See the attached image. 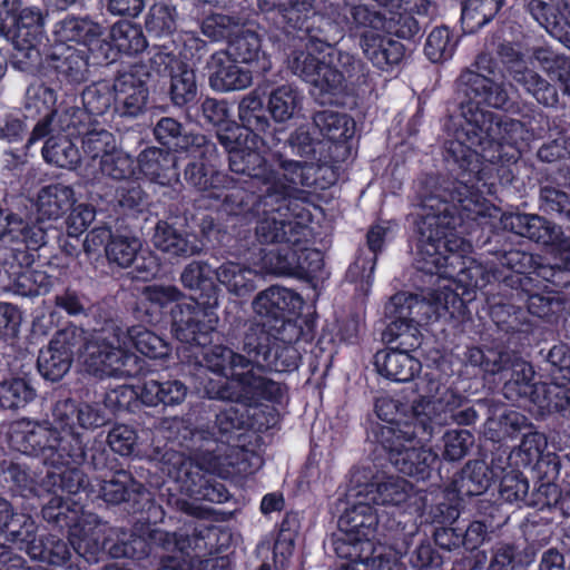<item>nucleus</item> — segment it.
Wrapping results in <instances>:
<instances>
[{
	"instance_id": "nucleus-50",
	"label": "nucleus",
	"mask_w": 570,
	"mask_h": 570,
	"mask_svg": "<svg viewBox=\"0 0 570 570\" xmlns=\"http://www.w3.org/2000/svg\"><path fill=\"white\" fill-rule=\"evenodd\" d=\"M268 111L277 122L292 119L302 107V96L292 85H282L269 92Z\"/></svg>"
},
{
	"instance_id": "nucleus-24",
	"label": "nucleus",
	"mask_w": 570,
	"mask_h": 570,
	"mask_svg": "<svg viewBox=\"0 0 570 570\" xmlns=\"http://www.w3.org/2000/svg\"><path fill=\"white\" fill-rule=\"evenodd\" d=\"M525 9L550 36L570 49V0H528Z\"/></svg>"
},
{
	"instance_id": "nucleus-35",
	"label": "nucleus",
	"mask_w": 570,
	"mask_h": 570,
	"mask_svg": "<svg viewBox=\"0 0 570 570\" xmlns=\"http://www.w3.org/2000/svg\"><path fill=\"white\" fill-rule=\"evenodd\" d=\"M76 203L75 191L63 184H51L42 187L37 196V223L45 225V220H58L68 213Z\"/></svg>"
},
{
	"instance_id": "nucleus-45",
	"label": "nucleus",
	"mask_w": 570,
	"mask_h": 570,
	"mask_svg": "<svg viewBox=\"0 0 570 570\" xmlns=\"http://www.w3.org/2000/svg\"><path fill=\"white\" fill-rule=\"evenodd\" d=\"M530 284L528 283L524 287L517 285L513 288L517 292L515 295L525 301L530 314L540 318H548L564 309L566 298L562 294L552 291L544 294L531 293Z\"/></svg>"
},
{
	"instance_id": "nucleus-51",
	"label": "nucleus",
	"mask_w": 570,
	"mask_h": 570,
	"mask_svg": "<svg viewBox=\"0 0 570 570\" xmlns=\"http://www.w3.org/2000/svg\"><path fill=\"white\" fill-rule=\"evenodd\" d=\"M43 159L60 168L75 169L80 164L78 147L66 136H50L41 149Z\"/></svg>"
},
{
	"instance_id": "nucleus-63",
	"label": "nucleus",
	"mask_w": 570,
	"mask_h": 570,
	"mask_svg": "<svg viewBox=\"0 0 570 570\" xmlns=\"http://www.w3.org/2000/svg\"><path fill=\"white\" fill-rule=\"evenodd\" d=\"M178 12L176 7L165 2L154 3L145 18L146 31L154 37H167L177 29Z\"/></svg>"
},
{
	"instance_id": "nucleus-52",
	"label": "nucleus",
	"mask_w": 570,
	"mask_h": 570,
	"mask_svg": "<svg viewBox=\"0 0 570 570\" xmlns=\"http://www.w3.org/2000/svg\"><path fill=\"white\" fill-rule=\"evenodd\" d=\"M81 148L85 156L89 157L92 161L105 157L117 148V140L112 132L99 120L94 124L80 135Z\"/></svg>"
},
{
	"instance_id": "nucleus-38",
	"label": "nucleus",
	"mask_w": 570,
	"mask_h": 570,
	"mask_svg": "<svg viewBox=\"0 0 570 570\" xmlns=\"http://www.w3.org/2000/svg\"><path fill=\"white\" fill-rule=\"evenodd\" d=\"M134 175V159L118 147L99 160V170L86 168V177L92 186H98L104 177L126 181Z\"/></svg>"
},
{
	"instance_id": "nucleus-56",
	"label": "nucleus",
	"mask_w": 570,
	"mask_h": 570,
	"mask_svg": "<svg viewBox=\"0 0 570 570\" xmlns=\"http://www.w3.org/2000/svg\"><path fill=\"white\" fill-rule=\"evenodd\" d=\"M503 3L504 0H466L461 14L463 30L475 32L497 16Z\"/></svg>"
},
{
	"instance_id": "nucleus-16",
	"label": "nucleus",
	"mask_w": 570,
	"mask_h": 570,
	"mask_svg": "<svg viewBox=\"0 0 570 570\" xmlns=\"http://www.w3.org/2000/svg\"><path fill=\"white\" fill-rule=\"evenodd\" d=\"M497 53L517 86L522 87L539 104L546 107L557 106L559 102L557 88L529 68L524 56L513 45L500 43Z\"/></svg>"
},
{
	"instance_id": "nucleus-12",
	"label": "nucleus",
	"mask_w": 570,
	"mask_h": 570,
	"mask_svg": "<svg viewBox=\"0 0 570 570\" xmlns=\"http://www.w3.org/2000/svg\"><path fill=\"white\" fill-rule=\"evenodd\" d=\"M301 303L302 299L297 293L273 285L254 297L252 308L256 320L281 334V342L295 343L303 334V330L289 315L299 307Z\"/></svg>"
},
{
	"instance_id": "nucleus-57",
	"label": "nucleus",
	"mask_w": 570,
	"mask_h": 570,
	"mask_svg": "<svg viewBox=\"0 0 570 570\" xmlns=\"http://www.w3.org/2000/svg\"><path fill=\"white\" fill-rule=\"evenodd\" d=\"M72 101L71 99L61 101L51 112L58 131H70V135L80 136L97 118H90V114L85 108L71 105Z\"/></svg>"
},
{
	"instance_id": "nucleus-19",
	"label": "nucleus",
	"mask_w": 570,
	"mask_h": 570,
	"mask_svg": "<svg viewBox=\"0 0 570 570\" xmlns=\"http://www.w3.org/2000/svg\"><path fill=\"white\" fill-rule=\"evenodd\" d=\"M313 170V163L285 159L282 155H277L275 178L264 190L262 203L265 206L273 203L289 204L288 199L298 191L299 187H312L315 184Z\"/></svg>"
},
{
	"instance_id": "nucleus-40",
	"label": "nucleus",
	"mask_w": 570,
	"mask_h": 570,
	"mask_svg": "<svg viewBox=\"0 0 570 570\" xmlns=\"http://www.w3.org/2000/svg\"><path fill=\"white\" fill-rule=\"evenodd\" d=\"M188 394V387L179 380L159 382L148 380L140 391L141 402L148 406H175L181 404Z\"/></svg>"
},
{
	"instance_id": "nucleus-4",
	"label": "nucleus",
	"mask_w": 570,
	"mask_h": 570,
	"mask_svg": "<svg viewBox=\"0 0 570 570\" xmlns=\"http://www.w3.org/2000/svg\"><path fill=\"white\" fill-rule=\"evenodd\" d=\"M245 423V413L229 406L216 415L214 425L208 429L193 430L178 416L164 419L160 428L170 432L169 439L177 440L191 454L205 459V466L208 470L218 471L220 460H230L229 452L238 451L237 448L230 446V442Z\"/></svg>"
},
{
	"instance_id": "nucleus-31",
	"label": "nucleus",
	"mask_w": 570,
	"mask_h": 570,
	"mask_svg": "<svg viewBox=\"0 0 570 570\" xmlns=\"http://www.w3.org/2000/svg\"><path fill=\"white\" fill-rule=\"evenodd\" d=\"M503 223L512 233L542 245H553L561 236V228L557 224L537 214H510Z\"/></svg>"
},
{
	"instance_id": "nucleus-6",
	"label": "nucleus",
	"mask_w": 570,
	"mask_h": 570,
	"mask_svg": "<svg viewBox=\"0 0 570 570\" xmlns=\"http://www.w3.org/2000/svg\"><path fill=\"white\" fill-rule=\"evenodd\" d=\"M463 363L484 374H502L505 382L503 396L511 402L521 400L537 404L540 396L539 383L533 382L534 371L530 363L514 353L492 347H468Z\"/></svg>"
},
{
	"instance_id": "nucleus-22",
	"label": "nucleus",
	"mask_w": 570,
	"mask_h": 570,
	"mask_svg": "<svg viewBox=\"0 0 570 570\" xmlns=\"http://www.w3.org/2000/svg\"><path fill=\"white\" fill-rule=\"evenodd\" d=\"M287 67L292 73L313 86V95L321 104L327 102V89H335L341 83L340 76L330 70L326 62L304 50L292 51Z\"/></svg>"
},
{
	"instance_id": "nucleus-2",
	"label": "nucleus",
	"mask_w": 570,
	"mask_h": 570,
	"mask_svg": "<svg viewBox=\"0 0 570 570\" xmlns=\"http://www.w3.org/2000/svg\"><path fill=\"white\" fill-rule=\"evenodd\" d=\"M446 183L445 178L436 175H426L419 181V244L414 263L416 269L452 279L462 287V295L494 282L509 288L517 285L524 287L529 283L527 277L504 275V271L498 268L493 262L482 263L464 256L470 244L455 233L461 222L459 210L475 212L480 189L476 186L475 200L471 206L464 207L454 193L444 190Z\"/></svg>"
},
{
	"instance_id": "nucleus-64",
	"label": "nucleus",
	"mask_w": 570,
	"mask_h": 570,
	"mask_svg": "<svg viewBox=\"0 0 570 570\" xmlns=\"http://www.w3.org/2000/svg\"><path fill=\"white\" fill-rule=\"evenodd\" d=\"M540 396L535 405L570 419V387L563 383H539Z\"/></svg>"
},
{
	"instance_id": "nucleus-8",
	"label": "nucleus",
	"mask_w": 570,
	"mask_h": 570,
	"mask_svg": "<svg viewBox=\"0 0 570 570\" xmlns=\"http://www.w3.org/2000/svg\"><path fill=\"white\" fill-rule=\"evenodd\" d=\"M10 442L19 452L40 458L52 468L86 461L77 435L58 433L47 423L18 422L10 432Z\"/></svg>"
},
{
	"instance_id": "nucleus-10",
	"label": "nucleus",
	"mask_w": 570,
	"mask_h": 570,
	"mask_svg": "<svg viewBox=\"0 0 570 570\" xmlns=\"http://www.w3.org/2000/svg\"><path fill=\"white\" fill-rule=\"evenodd\" d=\"M464 397L456 391H445L440 400L426 401L416 407V414L425 422L421 435L423 439L434 438L450 422L459 425H471L478 417L487 415L485 425L493 431L495 421L492 413V402L481 400L475 406L461 409Z\"/></svg>"
},
{
	"instance_id": "nucleus-11",
	"label": "nucleus",
	"mask_w": 570,
	"mask_h": 570,
	"mask_svg": "<svg viewBox=\"0 0 570 570\" xmlns=\"http://www.w3.org/2000/svg\"><path fill=\"white\" fill-rule=\"evenodd\" d=\"M35 256L26 248L0 246V295L12 292L23 297L47 294L53 279L45 271L31 269Z\"/></svg>"
},
{
	"instance_id": "nucleus-62",
	"label": "nucleus",
	"mask_w": 570,
	"mask_h": 570,
	"mask_svg": "<svg viewBox=\"0 0 570 570\" xmlns=\"http://www.w3.org/2000/svg\"><path fill=\"white\" fill-rule=\"evenodd\" d=\"M141 243L138 237L129 233H116L111 242L105 247L108 262L120 268L131 266L137 257Z\"/></svg>"
},
{
	"instance_id": "nucleus-39",
	"label": "nucleus",
	"mask_w": 570,
	"mask_h": 570,
	"mask_svg": "<svg viewBox=\"0 0 570 570\" xmlns=\"http://www.w3.org/2000/svg\"><path fill=\"white\" fill-rule=\"evenodd\" d=\"M493 479V473L482 460L469 461L454 480V490L458 497L470 498L483 494Z\"/></svg>"
},
{
	"instance_id": "nucleus-58",
	"label": "nucleus",
	"mask_w": 570,
	"mask_h": 570,
	"mask_svg": "<svg viewBox=\"0 0 570 570\" xmlns=\"http://www.w3.org/2000/svg\"><path fill=\"white\" fill-rule=\"evenodd\" d=\"M41 514L48 523L59 529H70L85 513L79 502L69 503L63 498L53 495L42 507Z\"/></svg>"
},
{
	"instance_id": "nucleus-61",
	"label": "nucleus",
	"mask_w": 570,
	"mask_h": 570,
	"mask_svg": "<svg viewBox=\"0 0 570 570\" xmlns=\"http://www.w3.org/2000/svg\"><path fill=\"white\" fill-rule=\"evenodd\" d=\"M63 465H61L62 468ZM55 470L48 471L45 479L43 484L53 491L60 490L61 492L77 495L81 492H86L89 481L87 475L78 468H66L60 470L59 468H53Z\"/></svg>"
},
{
	"instance_id": "nucleus-18",
	"label": "nucleus",
	"mask_w": 570,
	"mask_h": 570,
	"mask_svg": "<svg viewBox=\"0 0 570 570\" xmlns=\"http://www.w3.org/2000/svg\"><path fill=\"white\" fill-rule=\"evenodd\" d=\"M171 317L176 338L189 345H206L218 324L217 314L196 302L177 304Z\"/></svg>"
},
{
	"instance_id": "nucleus-46",
	"label": "nucleus",
	"mask_w": 570,
	"mask_h": 570,
	"mask_svg": "<svg viewBox=\"0 0 570 570\" xmlns=\"http://www.w3.org/2000/svg\"><path fill=\"white\" fill-rule=\"evenodd\" d=\"M335 6L343 10V21L351 32L361 29L379 30L385 28L384 14L367 4H354L346 0H336Z\"/></svg>"
},
{
	"instance_id": "nucleus-15",
	"label": "nucleus",
	"mask_w": 570,
	"mask_h": 570,
	"mask_svg": "<svg viewBox=\"0 0 570 570\" xmlns=\"http://www.w3.org/2000/svg\"><path fill=\"white\" fill-rule=\"evenodd\" d=\"M370 468H355L351 473L350 498H364L376 505H401L413 494V485L400 476L372 482Z\"/></svg>"
},
{
	"instance_id": "nucleus-43",
	"label": "nucleus",
	"mask_w": 570,
	"mask_h": 570,
	"mask_svg": "<svg viewBox=\"0 0 570 570\" xmlns=\"http://www.w3.org/2000/svg\"><path fill=\"white\" fill-rule=\"evenodd\" d=\"M216 279L236 296H245L256 287V273L239 263L225 262L215 268Z\"/></svg>"
},
{
	"instance_id": "nucleus-29",
	"label": "nucleus",
	"mask_w": 570,
	"mask_h": 570,
	"mask_svg": "<svg viewBox=\"0 0 570 570\" xmlns=\"http://www.w3.org/2000/svg\"><path fill=\"white\" fill-rule=\"evenodd\" d=\"M358 45L365 58L381 70L399 65L405 55L402 42L372 30L360 35Z\"/></svg>"
},
{
	"instance_id": "nucleus-21",
	"label": "nucleus",
	"mask_w": 570,
	"mask_h": 570,
	"mask_svg": "<svg viewBox=\"0 0 570 570\" xmlns=\"http://www.w3.org/2000/svg\"><path fill=\"white\" fill-rule=\"evenodd\" d=\"M150 66L157 71L168 72L170 85L168 96L175 107H185L197 96L196 76L191 68L179 60L174 53L157 51L150 58Z\"/></svg>"
},
{
	"instance_id": "nucleus-37",
	"label": "nucleus",
	"mask_w": 570,
	"mask_h": 570,
	"mask_svg": "<svg viewBox=\"0 0 570 570\" xmlns=\"http://www.w3.org/2000/svg\"><path fill=\"white\" fill-rule=\"evenodd\" d=\"M432 311L425 297L400 292L390 297L384 315L389 322H428Z\"/></svg>"
},
{
	"instance_id": "nucleus-49",
	"label": "nucleus",
	"mask_w": 570,
	"mask_h": 570,
	"mask_svg": "<svg viewBox=\"0 0 570 570\" xmlns=\"http://www.w3.org/2000/svg\"><path fill=\"white\" fill-rule=\"evenodd\" d=\"M294 343L273 341L269 351L266 353V361L261 362L257 373L265 375L266 372H292L298 367L301 360L299 352Z\"/></svg>"
},
{
	"instance_id": "nucleus-28",
	"label": "nucleus",
	"mask_w": 570,
	"mask_h": 570,
	"mask_svg": "<svg viewBox=\"0 0 570 570\" xmlns=\"http://www.w3.org/2000/svg\"><path fill=\"white\" fill-rule=\"evenodd\" d=\"M228 168L265 189L275 178V165L257 150V145H248L234 153L228 160Z\"/></svg>"
},
{
	"instance_id": "nucleus-13",
	"label": "nucleus",
	"mask_w": 570,
	"mask_h": 570,
	"mask_svg": "<svg viewBox=\"0 0 570 570\" xmlns=\"http://www.w3.org/2000/svg\"><path fill=\"white\" fill-rule=\"evenodd\" d=\"M48 11L24 0H0V37L11 43H41Z\"/></svg>"
},
{
	"instance_id": "nucleus-41",
	"label": "nucleus",
	"mask_w": 570,
	"mask_h": 570,
	"mask_svg": "<svg viewBox=\"0 0 570 570\" xmlns=\"http://www.w3.org/2000/svg\"><path fill=\"white\" fill-rule=\"evenodd\" d=\"M111 342L110 322L106 323L105 326L95 334H91L90 341L86 344V355L83 357L88 373L101 379L106 377Z\"/></svg>"
},
{
	"instance_id": "nucleus-17",
	"label": "nucleus",
	"mask_w": 570,
	"mask_h": 570,
	"mask_svg": "<svg viewBox=\"0 0 570 570\" xmlns=\"http://www.w3.org/2000/svg\"><path fill=\"white\" fill-rule=\"evenodd\" d=\"M149 69L136 63L129 70L120 72L114 80L115 112L122 118H137L147 106L149 90L147 80Z\"/></svg>"
},
{
	"instance_id": "nucleus-33",
	"label": "nucleus",
	"mask_w": 570,
	"mask_h": 570,
	"mask_svg": "<svg viewBox=\"0 0 570 570\" xmlns=\"http://www.w3.org/2000/svg\"><path fill=\"white\" fill-rule=\"evenodd\" d=\"M376 371L395 382H410L421 371V362L411 351L387 347L374 355Z\"/></svg>"
},
{
	"instance_id": "nucleus-53",
	"label": "nucleus",
	"mask_w": 570,
	"mask_h": 570,
	"mask_svg": "<svg viewBox=\"0 0 570 570\" xmlns=\"http://www.w3.org/2000/svg\"><path fill=\"white\" fill-rule=\"evenodd\" d=\"M422 322H389L382 333L383 341L389 347L399 350L416 351L423 341V335L419 330Z\"/></svg>"
},
{
	"instance_id": "nucleus-32",
	"label": "nucleus",
	"mask_w": 570,
	"mask_h": 570,
	"mask_svg": "<svg viewBox=\"0 0 570 570\" xmlns=\"http://www.w3.org/2000/svg\"><path fill=\"white\" fill-rule=\"evenodd\" d=\"M151 240L157 249L173 258H188L203 250L196 236L181 233L165 220L156 224Z\"/></svg>"
},
{
	"instance_id": "nucleus-36",
	"label": "nucleus",
	"mask_w": 570,
	"mask_h": 570,
	"mask_svg": "<svg viewBox=\"0 0 570 570\" xmlns=\"http://www.w3.org/2000/svg\"><path fill=\"white\" fill-rule=\"evenodd\" d=\"M351 507L340 515L337 525L347 532H353L361 539L371 540L377 525V515L373 503L364 498H350Z\"/></svg>"
},
{
	"instance_id": "nucleus-3",
	"label": "nucleus",
	"mask_w": 570,
	"mask_h": 570,
	"mask_svg": "<svg viewBox=\"0 0 570 570\" xmlns=\"http://www.w3.org/2000/svg\"><path fill=\"white\" fill-rule=\"evenodd\" d=\"M273 341L281 342V334L254 318L237 341V351L225 345H214L207 350L204 354L206 366L228 377L207 391L209 397L245 406L255 405L262 400L279 402L284 396V386L257 373L262 360L266 361Z\"/></svg>"
},
{
	"instance_id": "nucleus-27",
	"label": "nucleus",
	"mask_w": 570,
	"mask_h": 570,
	"mask_svg": "<svg viewBox=\"0 0 570 570\" xmlns=\"http://www.w3.org/2000/svg\"><path fill=\"white\" fill-rule=\"evenodd\" d=\"M145 494V487L124 469L114 471L100 483L99 495L105 502L114 505L129 503L134 512L140 510V499Z\"/></svg>"
},
{
	"instance_id": "nucleus-59",
	"label": "nucleus",
	"mask_w": 570,
	"mask_h": 570,
	"mask_svg": "<svg viewBox=\"0 0 570 570\" xmlns=\"http://www.w3.org/2000/svg\"><path fill=\"white\" fill-rule=\"evenodd\" d=\"M127 343H132L138 352L150 358H164L169 355V344L142 325L125 327Z\"/></svg>"
},
{
	"instance_id": "nucleus-44",
	"label": "nucleus",
	"mask_w": 570,
	"mask_h": 570,
	"mask_svg": "<svg viewBox=\"0 0 570 570\" xmlns=\"http://www.w3.org/2000/svg\"><path fill=\"white\" fill-rule=\"evenodd\" d=\"M313 122L320 132L331 141L341 142L353 137L355 121L345 112L321 110L314 114Z\"/></svg>"
},
{
	"instance_id": "nucleus-9",
	"label": "nucleus",
	"mask_w": 570,
	"mask_h": 570,
	"mask_svg": "<svg viewBox=\"0 0 570 570\" xmlns=\"http://www.w3.org/2000/svg\"><path fill=\"white\" fill-rule=\"evenodd\" d=\"M205 459L200 455H186L181 452L168 451L164 455V471L169 478L180 483V489L189 495L214 503L226 502L228 491L222 482L207 478L206 474L223 475L225 465H234L232 460H220L218 471L208 470Z\"/></svg>"
},
{
	"instance_id": "nucleus-26",
	"label": "nucleus",
	"mask_w": 570,
	"mask_h": 570,
	"mask_svg": "<svg viewBox=\"0 0 570 570\" xmlns=\"http://www.w3.org/2000/svg\"><path fill=\"white\" fill-rule=\"evenodd\" d=\"M51 35L57 46L72 42L88 47L99 41L104 28L89 16L70 13L53 23Z\"/></svg>"
},
{
	"instance_id": "nucleus-7",
	"label": "nucleus",
	"mask_w": 570,
	"mask_h": 570,
	"mask_svg": "<svg viewBox=\"0 0 570 570\" xmlns=\"http://www.w3.org/2000/svg\"><path fill=\"white\" fill-rule=\"evenodd\" d=\"M425 422L417 415L416 421L401 424L400 428H386L377 434V443L386 453L389 462L400 473L425 480L431 475L439 460L432 448L426 446L433 438L421 435Z\"/></svg>"
},
{
	"instance_id": "nucleus-25",
	"label": "nucleus",
	"mask_w": 570,
	"mask_h": 570,
	"mask_svg": "<svg viewBox=\"0 0 570 570\" xmlns=\"http://www.w3.org/2000/svg\"><path fill=\"white\" fill-rule=\"evenodd\" d=\"M237 63L223 50L210 55L206 62L210 88L219 92H229L249 87L253 81L252 72Z\"/></svg>"
},
{
	"instance_id": "nucleus-14",
	"label": "nucleus",
	"mask_w": 570,
	"mask_h": 570,
	"mask_svg": "<svg viewBox=\"0 0 570 570\" xmlns=\"http://www.w3.org/2000/svg\"><path fill=\"white\" fill-rule=\"evenodd\" d=\"M263 216L255 226V237L259 244H284L298 246L307 240V225L297 220L298 215L289 213V204L273 203L263 206Z\"/></svg>"
},
{
	"instance_id": "nucleus-5",
	"label": "nucleus",
	"mask_w": 570,
	"mask_h": 570,
	"mask_svg": "<svg viewBox=\"0 0 570 570\" xmlns=\"http://www.w3.org/2000/svg\"><path fill=\"white\" fill-rule=\"evenodd\" d=\"M316 0H258L259 10L287 35L306 41V47L322 52L337 43L343 32L328 17L317 13Z\"/></svg>"
},
{
	"instance_id": "nucleus-30",
	"label": "nucleus",
	"mask_w": 570,
	"mask_h": 570,
	"mask_svg": "<svg viewBox=\"0 0 570 570\" xmlns=\"http://www.w3.org/2000/svg\"><path fill=\"white\" fill-rule=\"evenodd\" d=\"M101 522L96 514L85 513L69 529L68 541L78 557L96 562L104 549Z\"/></svg>"
},
{
	"instance_id": "nucleus-20",
	"label": "nucleus",
	"mask_w": 570,
	"mask_h": 570,
	"mask_svg": "<svg viewBox=\"0 0 570 570\" xmlns=\"http://www.w3.org/2000/svg\"><path fill=\"white\" fill-rule=\"evenodd\" d=\"M49 69L59 85L70 87L67 98L76 100L75 88L89 79V56L71 46H55L47 57Z\"/></svg>"
},
{
	"instance_id": "nucleus-34",
	"label": "nucleus",
	"mask_w": 570,
	"mask_h": 570,
	"mask_svg": "<svg viewBox=\"0 0 570 570\" xmlns=\"http://www.w3.org/2000/svg\"><path fill=\"white\" fill-rule=\"evenodd\" d=\"M111 348L108 356L106 377L128 379L136 376L140 370L139 358L126 350L128 343L125 326L111 321Z\"/></svg>"
},
{
	"instance_id": "nucleus-48",
	"label": "nucleus",
	"mask_w": 570,
	"mask_h": 570,
	"mask_svg": "<svg viewBox=\"0 0 570 570\" xmlns=\"http://www.w3.org/2000/svg\"><path fill=\"white\" fill-rule=\"evenodd\" d=\"M138 164L141 171L153 179L163 183V179H170L177 176L176 156L167 150L156 147L147 148L140 153Z\"/></svg>"
},
{
	"instance_id": "nucleus-55",
	"label": "nucleus",
	"mask_w": 570,
	"mask_h": 570,
	"mask_svg": "<svg viewBox=\"0 0 570 570\" xmlns=\"http://www.w3.org/2000/svg\"><path fill=\"white\" fill-rule=\"evenodd\" d=\"M238 118L244 131L257 134L258 140L261 139V134H266L271 127L263 101L255 92H249L240 100Z\"/></svg>"
},
{
	"instance_id": "nucleus-42",
	"label": "nucleus",
	"mask_w": 570,
	"mask_h": 570,
	"mask_svg": "<svg viewBox=\"0 0 570 570\" xmlns=\"http://www.w3.org/2000/svg\"><path fill=\"white\" fill-rule=\"evenodd\" d=\"M326 65H328L330 70L341 78V83L337 88L327 89V98L336 97L344 92L347 88V82H361L365 77V65L354 55L345 51L340 50L331 55V60Z\"/></svg>"
},
{
	"instance_id": "nucleus-23",
	"label": "nucleus",
	"mask_w": 570,
	"mask_h": 570,
	"mask_svg": "<svg viewBox=\"0 0 570 570\" xmlns=\"http://www.w3.org/2000/svg\"><path fill=\"white\" fill-rule=\"evenodd\" d=\"M51 233L57 234V229L51 225L31 223L10 209H6L0 216V240L23 244L27 250L43 247Z\"/></svg>"
},
{
	"instance_id": "nucleus-60",
	"label": "nucleus",
	"mask_w": 570,
	"mask_h": 570,
	"mask_svg": "<svg viewBox=\"0 0 570 570\" xmlns=\"http://www.w3.org/2000/svg\"><path fill=\"white\" fill-rule=\"evenodd\" d=\"M72 361L68 352L49 342L48 346L39 352L37 367L42 377L57 382L69 372Z\"/></svg>"
},
{
	"instance_id": "nucleus-47",
	"label": "nucleus",
	"mask_w": 570,
	"mask_h": 570,
	"mask_svg": "<svg viewBox=\"0 0 570 570\" xmlns=\"http://www.w3.org/2000/svg\"><path fill=\"white\" fill-rule=\"evenodd\" d=\"M184 296L183 292L174 285H148L142 291L144 302L138 312L146 314L145 321L153 323L158 321L160 309L168 304L178 302Z\"/></svg>"
},
{
	"instance_id": "nucleus-54",
	"label": "nucleus",
	"mask_w": 570,
	"mask_h": 570,
	"mask_svg": "<svg viewBox=\"0 0 570 570\" xmlns=\"http://www.w3.org/2000/svg\"><path fill=\"white\" fill-rule=\"evenodd\" d=\"M330 548L341 559H347L350 562H356L361 557L373 554L375 546L372 540L361 539L353 532H347L338 528L330 539Z\"/></svg>"
},
{
	"instance_id": "nucleus-1",
	"label": "nucleus",
	"mask_w": 570,
	"mask_h": 570,
	"mask_svg": "<svg viewBox=\"0 0 570 570\" xmlns=\"http://www.w3.org/2000/svg\"><path fill=\"white\" fill-rule=\"evenodd\" d=\"M456 91L460 117L446 125L443 149L444 161L455 177L445 179L444 190L469 207L475 200L476 185L493 177L495 165L517 161L529 132L522 121L480 107H508L510 97L503 82L465 69L456 79Z\"/></svg>"
}]
</instances>
